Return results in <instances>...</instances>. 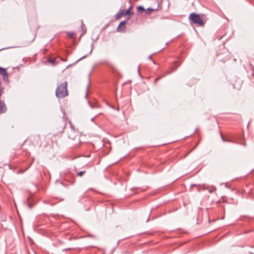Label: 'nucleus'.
Instances as JSON below:
<instances>
[{"label":"nucleus","mask_w":254,"mask_h":254,"mask_svg":"<svg viewBox=\"0 0 254 254\" xmlns=\"http://www.w3.org/2000/svg\"><path fill=\"white\" fill-rule=\"evenodd\" d=\"M67 82H64L59 84L56 90V95L59 98H63L68 95V91L67 89Z\"/></svg>","instance_id":"obj_1"},{"label":"nucleus","mask_w":254,"mask_h":254,"mask_svg":"<svg viewBox=\"0 0 254 254\" xmlns=\"http://www.w3.org/2000/svg\"><path fill=\"white\" fill-rule=\"evenodd\" d=\"M189 18L193 23L200 26H202L204 24V23L200 15L198 14H196L195 13L193 12L190 13L189 15Z\"/></svg>","instance_id":"obj_2"},{"label":"nucleus","mask_w":254,"mask_h":254,"mask_svg":"<svg viewBox=\"0 0 254 254\" xmlns=\"http://www.w3.org/2000/svg\"><path fill=\"white\" fill-rule=\"evenodd\" d=\"M126 23H127L126 21H122V22H121L117 28L118 31L125 32L126 29Z\"/></svg>","instance_id":"obj_3"},{"label":"nucleus","mask_w":254,"mask_h":254,"mask_svg":"<svg viewBox=\"0 0 254 254\" xmlns=\"http://www.w3.org/2000/svg\"><path fill=\"white\" fill-rule=\"evenodd\" d=\"M7 111V107L3 100H0V114L5 113Z\"/></svg>","instance_id":"obj_4"},{"label":"nucleus","mask_w":254,"mask_h":254,"mask_svg":"<svg viewBox=\"0 0 254 254\" xmlns=\"http://www.w3.org/2000/svg\"><path fill=\"white\" fill-rule=\"evenodd\" d=\"M206 189L208 190V192L210 193H212L216 190V188L214 186L208 187Z\"/></svg>","instance_id":"obj_5"},{"label":"nucleus","mask_w":254,"mask_h":254,"mask_svg":"<svg viewBox=\"0 0 254 254\" xmlns=\"http://www.w3.org/2000/svg\"><path fill=\"white\" fill-rule=\"evenodd\" d=\"M174 64L175 67H174L172 69L171 71L167 72L166 73L167 74H169L171 73L173 71L175 70L178 67V66H179L180 65V64H179V63L177 61H176L174 63Z\"/></svg>","instance_id":"obj_6"},{"label":"nucleus","mask_w":254,"mask_h":254,"mask_svg":"<svg viewBox=\"0 0 254 254\" xmlns=\"http://www.w3.org/2000/svg\"><path fill=\"white\" fill-rule=\"evenodd\" d=\"M123 15H124V12L119 11L116 14V19H120Z\"/></svg>","instance_id":"obj_7"},{"label":"nucleus","mask_w":254,"mask_h":254,"mask_svg":"<svg viewBox=\"0 0 254 254\" xmlns=\"http://www.w3.org/2000/svg\"><path fill=\"white\" fill-rule=\"evenodd\" d=\"M67 35L70 38H74V36H75L74 33H73V32H67Z\"/></svg>","instance_id":"obj_8"},{"label":"nucleus","mask_w":254,"mask_h":254,"mask_svg":"<svg viewBox=\"0 0 254 254\" xmlns=\"http://www.w3.org/2000/svg\"><path fill=\"white\" fill-rule=\"evenodd\" d=\"M137 10L139 12H142L144 11V8L142 6L140 5L137 7Z\"/></svg>","instance_id":"obj_9"},{"label":"nucleus","mask_w":254,"mask_h":254,"mask_svg":"<svg viewBox=\"0 0 254 254\" xmlns=\"http://www.w3.org/2000/svg\"><path fill=\"white\" fill-rule=\"evenodd\" d=\"M69 124H70V127H71V129H72V131H72V132H74V131H75V129H74V128L73 126L72 125V124L71 122L70 121H69Z\"/></svg>","instance_id":"obj_10"},{"label":"nucleus","mask_w":254,"mask_h":254,"mask_svg":"<svg viewBox=\"0 0 254 254\" xmlns=\"http://www.w3.org/2000/svg\"><path fill=\"white\" fill-rule=\"evenodd\" d=\"M85 173V171H80V172H78L77 173V175L80 176V177H81Z\"/></svg>","instance_id":"obj_11"},{"label":"nucleus","mask_w":254,"mask_h":254,"mask_svg":"<svg viewBox=\"0 0 254 254\" xmlns=\"http://www.w3.org/2000/svg\"><path fill=\"white\" fill-rule=\"evenodd\" d=\"M154 9L151 8H148L146 9V12L147 13H150V12L154 11Z\"/></svg>","instance_id":"obj_12"},{"label":"nucleus","mask_w":254,"mask_h":254,"mask_svg":"<svg viewBox=\"0 0 254 254\" xmlns=\"http://www.w3.org/2000/svg\"><path fill=\"white\" fill-rule=\"evenodd\" d=\"M130 8H129L128 9H127L125 12H124V15H127V14H129L130 13Z\"/></svg>","instance_id":"obj_13"},{"label":"nucleus","mask_w":254,"mask_h":254,"mask_svg":"<svg viewBox=\"0 0 254 254\" xmlns=\"http://www.w3.org/2000/svg\"><path fill=\"white\" fill-rule=\"evenodd\" d=\"M90 105V106L91 108H97L98 107V105H96V104H94V105H92L91 104H90L89 103Z\"/></svg>","instance_id":"obj_14"},{"label":"nucleus","mask_w":254,"mask_h":254,"mask_svg":"<svg viewBox=\"0 0 254 254\" xmlns=\"http://www.w3.org/2000/svg\"><path fill=\"white\" fill-rule=\"evenodd\" d=\"M88 91H89V85H88L87 87L86 91V95H85L86 97H87Z\"/></svg>","instance_id":"obj_15"},{"label":"nucleus","mask_w":254,"mask_h":254,"mask_svg":"<svg viewBox=\"0 0 254 254\" xmlns=\"http://www.w3.org/2000/svg\"><path fill=\"white\" fill-rule=\"evenodd\" d=\"M161 78V77H158L156 78L154 80V84H156V83H157V81H158L159 79H160Z\"/></svg>","instance_id":"obj_16"},{"label":"nucleus","mask_w":254,"mask_h":254,"mask_svg":"<svg viewBox=\"0 0 254 254\" xmlns=\"http://www.w3.org/2000/svg\"><path fill=\"white\" fill-rule=\"evenodd\" d=\"M69 137L70 138L72 139H74V136H73V135L70 136V135H69Z\"/></svg>","instance_id":"obj_17"},{"label":"nucleus","mask_w":254,"mask_h":254,"mask_svg":"<svg viewBox=\"0 0 254 254\" xmlns=\"http://www.w3.org/2000/svg\"><path fill=\"white\" fill-rule=\"evenodd\" d=\"M250 66H251V68H252V69L254 70V67L252 65V64H250Z\"/></svg>","instance_id":"obj_18"},{"label":"nucleus","mask_w":254,"mask_h":254,"mask_svg":"<svg viewBox=\"0 0 254 254\" xmlns=\"http://www.w3.org/2000/svg\"><path fill=\"white\" fill-rule=\"evenodd\" d=\"M221 138H222V140H224V138H223V136H222V134H221Z\"/></svg>","instance_id":"obj_19"},{"label":"nucleus","mask_w":254,"mask_h":254,"mask_svg":"<svg viewBox=\"0 0 254 254\" xmlns=\"http://www.w3.org/2000/svg\"><path fill=\"white\" fill-rule=\"evenodd\" d=\"M151 58H152L151 56H149V57H148V58H149V59H151Z\"/></svg>","instance_id":"obj_20"},{"label":"nucleus","mask_w":254,"mask_h":254,"mask_svg":"<svg viewBox=\"0 0 254 254\" xmlns=\"http://www.w3.org/2000/svg\"><path fill=\"white\" fill-rule=\"evenodd\" d=\"M153 63L154 64H155V62L154 61H153Z\"/></svg>","instance_id":"obj_21"}]
</instances>
